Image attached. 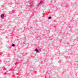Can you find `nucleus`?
I'll use <instances>...</instances> for the list:
<instances>
[{
  "label": "nucleus",
  "instance_id": "f257e3e1",
  "mask_svg": "<svg viewBox=\"0 0 78 78\" xmlns=\"http://www.w3.org/2000/svg\"><path fill=\"white\" fill-rule=\"evenodd\" d=\"M43 2V1L41 0V2H40V3L39 4V5H41L42 4V2Z\"/></svg>",
  "mask_w": 78,
  "mask_h": 78
},
{
  "label": "nucleus",
  "instance_id": "f03ea898",
  "mask_svg": "<svg viewBox=\"0 0 78 78\" xmlns=\"http://www.w3.org/2000/svg\"><path fill=\"white\" fill-rule=\"evenodd\" d=\"M35 51H36V52H37V53H39V50L37 49V48H36L35 50Z\"/></svg>",
  "mask_w": 78,
  "mask_h": 78
},
{
  "label": "nucleus",
  "instance_id": "7ed1b4c3",
  "mask_svg": "<svg viewBox=\"0 0 78 78\" xmlns=\"http://www.w3.org/2000/svg\"><path fill=\"white\" fill-rule=\"evenodd\" d=\"M1 18L2 19H3L4 18V15L3 14H2L1 15Z\"/></svg>",
  "mask_w": 78,
  "mask_h": 78
},
{
  "label": "nucleus",
  "instance_id": "20e7f679",
  "mask_svg": "<svg viewBox=\"0 0 78 78\" xmlns=\"http://www.w3.org/2000/svg\"><path fill=\"white\" fill-rule=\"evenodd\" d=\"M15 12V10H12V12H11V14L12 13V14H13V13H14V12Z\"/></svg>",
  "mask_w": 78,
  "mask_h": 78
},
{
  "label": "nucleus",
  "instance_id": "39448f33",
  "mask_svg": "<svg viewBox=\"0 0 78 78\" xmlns=\"http://www.w3.org/2000/svg\"><path fill=\"white\" fill-rule=\"evenodd\" d=\"M30 5H33V2H30Z\"/></svg>",
  "mask_w": 78,
  "mask_h": 78
},
{
  "label": "nucleus",
  "instance_id": "423d86ee",
  "mask_svg": "<svg viewBox=\"0 0 78 78\" xmlns=\"http://www.w3.org/2000/svg\"><path fill=\"white\" fill-rule=\"evenodd\" d=\"M51 19V17L49 16L48 17V19Z\"/></svg>",
  "mask_w": 78,
  "mask_h": 78
},
{
  "label": "nucleus",
  "instance_id": "0eeeda50",
  "mask_svg": "<svg viewBox=\"0 0 78 78\" xmlns=\"http://www.w3.org/2000/svg\"><path fill=\"white\" fill-rule=\"evenodd\" d=\"M12 47H14L15 46V45H14V44H12Z\"/></svg>",
  "mask_w": 78,
  "mask_h": 78
}]
</instances>
